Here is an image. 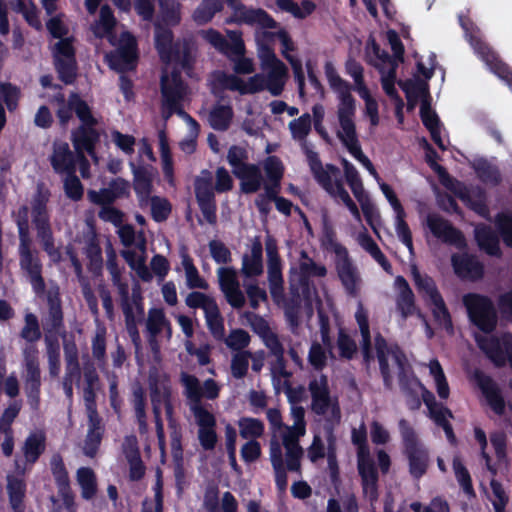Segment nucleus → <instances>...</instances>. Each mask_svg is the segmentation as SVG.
I'll return each instance as SVG.
<instances>
[{
	"instance_id": "f257e3e1",
	"label": "nucleus",
	"mask_w": 512,
	"mask_h": 512,
	"mask_svg": "<svg viewBox=\"0 0 512 512\" xmlns=\"http://www.w3.org/2000/svg\"><path fill=\"white\" fill-rule=\"evenodd\" d=\"M459 25L475 54L486 64L489 70L503 80L512 90V69L479 35L473 21L465 15L458 16Z\"/></svg>"
},
{
	"instance_id": "f03ea898",
	"label": "nucleus",
	"mask_w": 512,
	"mask_h": 512,
	"mask_svg": "<svg viewBox=\"0 0 512 512\" xmlns=\"http://www.w3.org/2000/svg\"><path fill=\"white\" fill-rule=\"evenodd\" d=\"M398 428L402 438L403 454L408 460L409 473L413 479L419 480L428 470L429 451L408 420L400 419Z\"/></svg>"
},
{
	"instance_id": "7ed1b4c3",
	"label": "nucleus",
	"mask_w": 512,
	"mask_h": 512,
	"mask_svg": "<svg viewBox=\"0 0 512 512\" xmlns=\"http://www.w3.org/2000/svg\"><path fill=\"white\" fill-rule=\"evenodd\" d=\"M187 89L188 86L179 71L173 70L170 75L162 74L160 78V92L162 115L165 119L170 118L173 114L191 119V115L183 108Z\"/></svg>"
},
{
	"instance_id": "20e7f679",
	"label": "nucleus",
	"mask_w": 512,
	"mask_h": 512,
	"mask_svg": "<svg viewBox=\"0 0 512 512\" xmlns=\"http://www.w3.org/2000/svg\"><path fill=\"white\" fill-rule=\"evenodd\" d=\"M462 302L472 325L485 334H490L496 329L497 310L489 296L470 292L463 296Z\"/></svg>"
},
{
	"instance_id": "39448f33",
	"label": "nucleus",
	"mask_w": 512,
	"mask_h": 512,
	"mask_svg": "<svg viewBox=\"0 0 512 512\" xmlns=\"http://www.w3.org/2000/svg\"><path fill=\"white\" fill-rule=\"evenodd\" d=\"M77 118L81 124L71 132V141L75 152L83 159L84 153H87L93 160L97 161L96 146L101 137L99 130L96 128L98 120L93 116L91 110L84 107L77 110Z\"/></svg>"
},
{
	"instance_id": "423d86ee",
	"label": "nucleus",
	"mask_w": 512,
	"mask_h": 512,
	"mask_svg": "<svg viewBox=\"0 0 512 512\" xmlns=\"http://www.w3.org/2000/svg\"><path fill=\"white\" fill-rule=\"evenodd\" d=\"M308 391L311 396V410L318 416H324L330 411L326 419L332 424H338L341 420V409L338 398L331 395L329 380L326 374L312 378L308 383Z\"/></svg>"
},
{
	"instance_id": "0eeeda50",
	"label": "nucleus",
	"mask_w": 512,
	"mask_h": 512,
	"mask_svg": "<svg viewBox=\"0 0 512 512\" xmlns=\"http://www.w3.org/2000/svg\"><path fill=\"white\" fill-rule=\"evenodd\" d=\"M138 44L135 36L128 31L122 32L117 48L106 54L110 69L125 73L136 69L138 64Z\"/></svg>"
},
{
	"instance_id": "6e6552de",
	"label": "nucleus",
	"mask_w": 512,
	"mask_h": 512,
	"mask_svg": "<svg viewBox=\"0 0 512 512\" xmlns=\"http://www.w3.org/2000/svg\"><path fill=\"white\" fill-rule=\"evenodd\" d=\"M73 42V37L62 39L55 43L52 51L58 78L66 85L73 84L77 78L78 66Z\"/></svg>"
},
{
	"instance_id": "1a4fd4ad",
	"label": "nucleus",
	"mask_w": 512,
	"mask_h": 512,
	"mask_svg": "<svg viewBox=\"0 0 512 512\" xmlns=\"http://www.w3.org/2000/svg\"><path fill=\"white\" fill-rule=\"evenodd\" d=\"M23 356V383L24 392L27 397V403L33 411H37L41 402V369L39 362V353H34L31 349Z\"/></svg>"
},
{
	"instance_id": "9d476101",
	"label": "nucleus",
	"mask_w": 512,
	"mask_h": 512,
	"mask_svg": "<svg viewBox=\"0 0 512 512\" xmlns=\"http://www.w3.org/2000/svg\"><path fill=\"white\" fill-rule=\"evenodd\" d=\"M19 266L26 274L33 291L43 294L46 290V283L43 277V264L36 249L31 248V240L19 243Z\"/></svg>"
},
{
	"instance_id": "9b49d317",
	"label": "nucleus",
	"mask_w": 512,
	"mask_h": 512,
	"mask_svg": "<svg viewBox=\"0 0 512 512\" xmlns=\"http://www.w3.org/2000/svg\"><path fill=\"white\" fill-rule=\"evenodd\" d=\"M475 341L496 367H502L509 361L512 368V333H504L500 337L476 335Z\"/></svg>"
},
{
	"instance_id": "f8f14e48",
	"label": "nucleus",
	"mask_w": 512,
	"mask_h": 512,
	"mask_svg": "<svg viewBox=\"0 0 512 512\" xmlns=\"http://www.w3.org/2000/svg\"><path fill=\"white\" fill-rule=\"evenodd\" d=\"M194 192L199 209L207 223L214 225L217 222V205L213 191L212 173L204 169L201 175L194 180Z\"/></svg>"
},
{
	"instance_id": "ddd939ff",
	"label": "nucleus",
	"mask_w": 512,
	"mask_h": 512,
	"mask_svg": "<svg viewBox=\"0 0 512 512\" xmlns=\"http://www.w3.org/2000/svg\"><path fill=\"white\" fill-rule=\"evenodd\" d=\"M194 192L199 209L207 223L214 225L217 222V205L213 191L212 173L204 169L201 175L194 180Z\"/></svg>"
},
{
	"instance_id": "4468645a",
	"label": "nucleus",
	"mask_w": 512,
	"mask_h": 512,
	"mask_svg": "<svg viewBox=\"0 0 512 512\" xmlns=\"http://www.w3.org/2000/svg\"><path fill=\"white\" fill-rule=\"evenodd\" d=\"M226 2L234 12L233 21L236 23L257 24L264 29L278 27V22L262 8H248L239 0H226Z\"/></svg>"
},
{
	"instance_id": "2eb2a0df",
	"label": "nucleus",
	"mask_w": 512,
	"mask_h": 512,
	"mask_svg": "<svg viewBox=\"0 0 512 512\" xmlns=\"http://www.w3.org/2000/svg\"><path fill=\"white\" fill-rule=\"evenodd\" d=\"M335 251L338 255L341 252L344 254L343 257L338 258L335 263L339 280L341 281L346 294L355 298L360 292L361 277L359 272L349 258L346 248L339 246Z\"/></svg>"
},
{
	"instance_id": "dca6fc26",
	"label": "nucleus",
	"mask_w": 512,
	"mask_h": 512,
	"mask_svg": "<svg viewBox=\"0 0 512 512\" xmlns=\"http://www.w3.org/2000/svg\"><path fill=\"white\" fill-rule=\"evenodd\" d=\"M426 226L434 237L448 245L457 247L465 244L463 233L453 224L437 213H429L426 216Z\"/></svg>"
},
{
	"instance_id": "f3484780",
	"label": "nucleus",
	"mask_w": 512,
	"mask_h": 512,
	"mask_svg": "<svg viewBox=\"0 0 512 512\" xmlns=\"http://www.w3.org/2000/svg\"><path fill=\"white\" fill-rule=\"evenodd\" d=\"M47 314L42 319V326L44 336L48 335L49 338H58V336H66L64 313L62 309V301L59 293H49L47 296Z\"/></svg>"
},
{
	"instance_id": "a211bd4d",
	"label": "nucleus",
	"mask_w": 512,
	"mask_h": 512,
	"mask_svg": "<svg viewBox=\"0 0 512 512\" xmlns=\"http://www.w3.org/2000/svg\"><path fill=\"white\" fill-rule=\"evenodd\" d=\"M474 380L480 389L491 410L498 416H503L506 411V402L501 389L494 379L481 370L474 372Z\"/></svg>"
},
{
	"instance_id": "6ab92c4d",
	"label": "nucleus",
	"mask_w": 512,
	"mask_h": 512,
	"mask_svg": "<svg viewBox=\"0 0 512 512\" xmlns=\"http://www.w3.org/2000/svg\"><path fill=\"white\" fill-rule=\"evenodd\" d=\"M78 154L73 152L64 141H54L49 162L53 171L58 175L77 172Z\"/></svg>"
},
{
	"instance_id": "aec40b11",
	"label": "nucleus",
	"mask_w": 512,
	"mask_h": 512,
	"mask_svg": "<svg viewBox=\"0 0 512 512\" xmlns=\"http://www.w3.org/2000/svg\"><path fill=\"white\" fill-rule=\"evenodd\" d=\"M303 152L306 155L308 165L315 180L326 192H331L335 181L332 180L330 173H339V169L333 164H327L326 168H324L319 154L310 149L306 144L303 145Z\"/></svg>"
},
{
	"instance_id": "412c9836",
	"label": "nucleus",
	"mask_w": 512,
	"mask_h": 512,
	"mask_svg": "<svg viewBox=\"0 0 512 512\" xmlns=\"http://www.w3.org/2000/svg\"><path fill=\"white\" fill-rule=\"evenodd\" d=\"M351 88L339 92V106L337 111L339 125L344 136H353L356 132L354 116L356 111L355 99L350 93Z\"/></svg>"
},
{
	"instance_id": "4be33fe9",
	"label": "nucleus",
	"mask_w": 512,
	"mask_h": 512,
	"mask_svg": "<svg viewBox=\"0 0 512 512\" xmlns=\"http://www.w3.org/2000/svg\"><path fill=\"white\" fill-rule=\"evenodd\" d=\"M451 264L455 274L461 279L476 281L484 276V266L471 254H453Z\"/></svg>"
},
{
	"instance_id": "5701e85b",
	"label": "nucleus",
	"mask_w": 512,
	"mask_h": 512,
	"mask_svg": "<svg viewBox=\"0 0 512 512\" xmlns=\"http://www.w3.org/2000/svg\"><path fill=\"white\" fill-rule=\"evenodd\" d=\"M50 192L42 186H38L31 200L32 222L36 232L51 228L50 217L47 210Z\"/></svg>"
},
{
	"instance_id": "b1692460",
	"label": "nucleus",
	"mask_w": 512,
	"mask_h": 512,
	"mask_svg": "<svg viewBox=\"0 0 512 512\" xmlns=\"http://www.w3.org/2000/svg\"><path fill=\"white\" fill-rule=\"evenodd\" d=\"M233 174L240 180V190L244 194L256 193L263 185V175L257 164L242 165V168L237 169Z\"/></svg>"
},
{
	"instance_id": "393cba45",
	"label": "nucleus",
	"mask_w": 512,
	"mask_h": 512,
	"mask_svg": "<svg viewBox=\"0 0 512 512\" xmlns=\"http://www.w3.org/2000/svg\"><path fill=\"white\" fill-rule=\"evenodd\" d=\"M203 506L206 512H238V502L229 491H226L222 496L220 511L219 490L217 487L207 488L204 494Z\"/></svg>"
},
{
	"instance_id": "a878e982",
	"label": "nucleus",
	"mask_w": 512,
	"mask_h": 512,
	"mask_svg": "<svg viewBox=\"0 0 512 512\" xmlns=\"http://www.w3.org/2000/svg\"><path fill=\"white\" fill-rule=\"evenodd\" d=\"M20 337L26 343L22 348V353H27L30 349L34 353H39L37 342L42 338V331L38 317L32 313L27 312L24 315V325L20 331Z\"/></svg>"
},
{
	"instance_id": "bb28decb",
	"label": "nucleus",
	"mask_w": 512,
	"mask_h": 512,
	"mask_svg": "<svg viewBox=\"0 0 512 512\" xmlns=\"http://www.w3.org/2000/svg\"><path fill=\"white\" fill-rule=\"evenodd\" d=\"M88 431L85 438L84 453L88 457H94L100 447L105 428L102 418L98 414H88Z\"/></svg>"
},
{
	"instance_id": "cd10ccee",
	"label": "nucleus",
	"mask_w": 512,
	"mask_h": 512,
	"mask_svg": "<svg viewBox=\"0 0 512 512\" xmlns=\"http://www.w3.org/2000/svg\"><path fill=\"white\" fill-rule=\"evenodd\" d=\"M204 39L225 57L230 52L233 54H239L243 47V39L240 35L235 34L231 37V41H229L215 29L207 30L204 33Z\"/></svg>"
},
{
	"instance_id": "c85d7f7f",
	"label": "nucleus",
	"mask_w": 512,
	"mask_h": 512,
	"mask_svg": "<svg viewBox=\"0 0 512 512\" xmlns=\"http://www.w3.org/2000/svg\"><path fill=\"white\" fill-rule=\"evenodd\" d=\"M133 173V189L140 201H147L153 190V174L146 166L130 163Z\"/></svg>"
},
{
	"instance_id": "c756f323",
	"label": "nucleus",
	"mask_w": 512,
	"mask_h": 512,
	"mask_svg": "<svg viewBox=\"0 0 512 512\" xmlns=\"http://www.w3.org/2000/svg\"><path fill=\"white\" fill-rule=\"evenodd\" d=\"M242 274L245 277H257L263 273V245L256 237L251 244V254L242 257Z\"/></svg>"
},
{
	"instance_id": "7c9ffc66",
	"label": "nucleus",
	"mask_w": 512,
	"mask_h": 512,
	"mask_svg": "<svg viewBox=\"0 0 512 512\" xmlns=\"http://www.w3.org/2000/svg\"><path fill=\"white\" fill-rule=\"evenodd\" d=\"M174 34L169 27L160 24L155 25V48L163 62H171L173 50L178 47L177 41L174 42Z\"/></svg>"
},
{
	"instance_id": "2f4dec72",
	"label": "nucleus",
	"mask_w": 512,
	"mask_h": 512,
	"mask_svg": "<svg viewBox=\"0 0 512 512\" xmlns=\"http://www.w3.org/2000/svg\"><path fill=\"white\" fill-rule=\"evenodd\" d=\"M475 240L479 248L490 256L499 257L502 252L500 249L499 237L497 233L488 225H480L475 228Z\"/></svg>"
},
{
	"instance_id": "473e14b6",
	"label": "nucleus",
	"mask_w": 512,
	"mask_h": 512,
	"mask_svg": "<svg viewBox=\"0 0 512 512\" xmlns=\"http://www.w3.org/2000/svg\"><path fill=\"white\" fill-rule=\"evenodd\" d=\"M46 449V435L43 431L31 432L24 441L22 452L28 464H35Z\"/></svg>"
},
{
	"instance_id": "72a5a7b5",
	"label": "nucleus",
	"mask_w": 512,
	"mask_h": 512,
	"mask_svg": "<svg viewBox=\"0 0 512 512\" xmlns=\"http://www.w3.org/2000/svg\"><path fill=\"white\" fill-rule=\"evenodd\" d=\"M459 197L477 215L486 220L490 219L487 193L483 188L476 187L471 192L461 193Z\"/></svg>"
},
{
	"instance_id": "f704fd0d",
	"label": "nucleus",
	"mask_w": 512,
	"mask_h": 512,
	"mask_svg": "<svg viewBox=\"0 0 512 512\" xmlns=\"http://www.w3.org/2000/svg\"><path fill=\"white\" fill-rule=\"evenodd\" d=\"M338 138L345 145L349 153L359 161L368 172L377 180H380L379 174L370 159L363 153L358 141L357 133L353 136H344L340 131L337 133Z\"/></svg>"
},
{
	"instance_id": "c9c22d12",
	"label": "nucleus",
	"mask_w": 512,
	"mask_h": 512,
	"mask_svg": "<svg viewBox=\"0 0 512 512\" xmlns=\"http://www.w3.org/2000/svg\"><path fill=\"white\" fill-rule=\"evenodd\" d=\"M7 493L13 512H24V498L26 495V483L22 478L7 476Z\"/></svg>"
},
{
	"instance_id": "e433bc0d",
	"label": "nucleus",
	"mask_w": 512,
	"mask_h": 512,
	"mask_svg": "<svg viewBox=\"0 0 512 512\" xmlns=\"http://www.w3.org/2000/svg\"><path fill=\"white\" fill-rule=\"evenodd\" d=\"M283 446L286 449L285 468L291 472H298L301 468V458L303 456V449L298 438L292 434H285L283 436Z\"/></svg>"
},
{
	"instance_id": "4c0bfd02",
	"label": "nucleus",
	"mask_w": 512,
	"mask_h": 512,
	"mask_svg": "<svg viewBox=\"0 0 512 512\" xmlns=\"http://www.w3.org/2000/svg\"><path fill=\"white\" fill-rule=\"evenodd\" d=\"M326 274L327 269L324 265L316 263L306 251H301L299 263V282L301 285L308 284L311 277H325Z\"/></svg>"
},
{
	"instance_id": "58836bf2",
	"label": "nucleus",
	"mask_w": 512,
	"mask_h": 512,
	"mask_svg": "<svg viewBox=\"0 0 512 512\" xmlns=\"http://www.w3.org/2000/svg\"><path fill=\"white\" fill-rule=\"evenodd\" d=\"M120 289H121V293L123 295L122 311H123L124 318H125L126 330H127L129 337L131 338L133 344L136 347H139V345L141 343V338H140V333H139V330L137 327V322H136V318L134 315L133 307L128 299L127 286L122 285Z\"/></svg>"
},
{
	"instance_id": "ea45409f",
	"label": "nucleus",
	"mask_w": 512,
	"mask_h": 512,
	"mask_svg": "<svg viewBox=\"0 0 512 512\" xmlns=\"http://www.w3.org/2000/svg\"><path fill=\"white\" fill-rule=\"evenodd\" d=\"M411 274L419 293L427 296L431 303L442 297L432 277L428 275H421L420 271L415 265L411 267Z\"/></svg>"
},
{
	"instance_id": "a19ab883",
	"label": "nucleus",
	"mask_w": 512,
	"mask_h": 512,
	"mask_svg": "<svg viewBox=\"0 0 512 512\" xmlns=\"http://www.w3.org/2000/svg\"><path fill=\"white\" fill-rule=\"evenodd\" d=\"M81 107L91 110L87 102L83 100L78 93L72 92L69 95L67 104L60 106L56 111L60 126L65 128L72 118V113L75 112L77 115V110Z\"/></svg>"
},
{
	"instance_id": "79ce46f5",
	"label": "nucleus",
	"mask_w": 512,
	"mask_h": 512,
	"mask_svg": "<svg viewBox=\"0 0 512 512\" xmlns=\"http://www.w3.org/2000/svg\"><path fill=\"white\" fill-rule=\"evenodd\" d=\"M234 116L231 105H215L209 113V124L216 131H226Z\"/></svg>"
},
{
	"instance_id": "37998d69",
	"label": "nucleus",
	"mask_w": 512,
	"mask_h": 512,
	"mask_svg": "<svg viewBox=\"0 0 512 512\" xmlns=\"http://www.w3.org/2000/svg\"><path fill=\"white\" fill-rule=\"evenodd\" d=\"M276 5L281 11L290 13L297 19L307 18L316 9L315 3L311 0H303L301 5L293 0H276Z\"/></svg>"
},
{
	"instance_id": "c03bdc74",
	"label": "nucleus",
	"mask_w": 512,
	"mask_h": 512,
	"mask_svg": "<svg viewBox=\"0 0 512 512\" xmlns=\"http://www.w3.org/2000/svg\"><path fill=\"white\" fill-rule=\"evenodd\" d=\"M473 169L479 180L485 184L497 186L502 181V176L498 167L492 165L486 159L477 160L473 164Z\"/></svg>"
},
{
	"instance_id": "a18cd8bd",
	"label": "nucleus",
	"mask_w": 512,
	"mask_h": 512,
	"mask_svg": "<svg viewBox=\"0 0 512 512\" xmlns=\"http://www.w3.org/2000/svg\"><path fill=\"white\" fill-rule=\"evenodd\" d=\"M77 482L81 488V497L91 500L97 493V479L95 472L89 467H81L77 470Z\"/></svg>"
},
{
	"instance_id": "49530a36",
	"label": "nucleus",
	"mask_w": 512,
	"mask_h": 512,
	"mask_svg": "<svg viewBox=\"0 0 512 512\" xmlns=\"http://www.w3.org/2000/svg\"><path fill=\"white\" fill-rule=\"evenodd\" d=\"M146 328L151 338H156L164 328L171 333V324L166 318L163 309L151 308L148 312Z\"/></svg>"
},
{
	"instance_id": "de8ad7c7",
	"label": "nucleus",
	"mask_w": 512,
	"mask_h": 512,
	"mask_svg": "<svg viewBox=\"0 0 512 512\" xmlns=\"http://www.w3.org/2000/svg\"><path fill=\"white\" fill-rule=\"evenodd\" d=\"M287 73V66L269 70L267 75H264L265 90H268L273 96L281 95L284 90Z\"/></svg>"
},
{
	"instance_id": "09e8293b",
	"label": "nucleus",
	"mask_w": 512,
	"mask_h": 512,
	"mask_svg": "<svg viewBox=\"0 0 512 512\" xmlns=\"http://www.w3.org/2000/svg\"><path fill=\"white\" fill-rule=\"evenodd\" d=\"M423 148L425 150V162L430 169L437 174L441 183L447 185V182L451 180V177L447 169L437 162L440 158L439 154L425 138H423Z\"/></svg>"
},
{
	"instance_id": "8fccbe9b",
	"label": "nucleus",
	"mask_w": 512,
	"mask_h": 512,
	"mask_svg": "<svg viewBox=\"0 0 512 512\" xmlns=\"http://www.w3.org/2000/svg\"><path fill=\"white\" fill-rule=\"evenodd\" d=\"M223 0H202L193 13L194 20L199 24L210 22L216 13L222 11Z\"/></svg>"
},
{
	"instance_id": "3c124183",
	"label": "nucleus",
	"mask_w": 512,
	"mask_h": 512,
	"mask_svg": "<svg viewBox=\"0 0 512 512\" xmlns=\"http://www.w3.org/2000/svg\"><path fill=\"white\" fill-rule=\"evenodd\" d=\"M44 342L46 346L49 374L51 377H57L61 369L59 340L58 338H49L48 335H45Z\"/></svg>"
},
{
	"instance_id": "603ef678",
	"label": "nucleus",
	"mask_w": 512,
	"mask_h": 512,
	"mask_svg": "<svg viewBox=\"0 0 512 512\" xmlns=\"http://www.w3.org/2000/svg\"><path fill=\"white\" fill-rule=\"evenodd\" d=\"M160 18L166 26H177L181 22V4L177 0H160Z\"/></svg>"
},
{
	"instance_id": "864d4df0",
	"label": "nucleus",
	"mask_w": 512,
	"mask_h": 512,
	"mask_svg": "<svg viewBox=\"0 0 512 512\" xmlns=\"http://www.w3.org/2000/svg\"><path fill=\"white\" fill-rule=\"evenodd\" d=\"M399 87L404 91L408 100V108L412 109L414 102L419 95H428V85L421 80L413 81L411 79L399 80Z\"/></svg>"
},
{
	"instance_id": "5fc2aeb1",
	"label": "nucleus",
	"mask_w": 512,
	"mask_h": 512,
	"mask_svg": "<svg viewBox=\"0 0 512 512\" xmlns=\"http://www.w3.org/2000/svg\"><path fill=\"white\" fill-rule=\"evenodd\" d=\"M50 469L57 489L70 486V478L60 453H54L50 459Z\"/></svg>"
},
{
	"instance_id": "6e6d98bb",
	"label": "nucleus",
	"mask_w": 512,
	"mask_h": 512,
	"mask_svg": "<svg viewBox=\"0 0 512 512\" xmlns=\"http://www.w3.org/2000/svg\"><path fill=\"white\" fill-rule=\"evenodd\" d=\"M178 47L173 50L171 55V62L180 64L184 70H190L194 65V57L192 55L191 43L184 39L183 41H177Z\"/></svg>"
},
{
	"instance_id": "4d7b16f0",
	"label": "nucleus",
	"mask_w": 512,
	"mask_h": 512,
	"mask_svg": "<svg viewBox=\"0 0 512 512\" xmlns=\"http://www.w3.org/2000/svg\"><path fill=\"white\" fill-rule=\"evenodd\" d=\"M325 473L327 474L330 484L336 493H339L342 486V480L340 477V468L338 465L336 450L331 444L328 446L327 468L325 469Z\"/></svg>"
},
{
	"instance_id": "13d9d810",
	"label": "nucleus",
	"mask_w": 512,
	"mask_h": 512,
	"mask_svg": "<svg viewBox=\"0 0 512 512\" xmlns=\"http://www.w3.org/2000/svg\"><path fill=\"white\" fill-rule=\"evenodd\" d=\"M311 116L309 113L302 114L299 118L293 119L289 123V129L293 139L303 141V144H307L306 138L311 132Z\"/></svg>"
},
{
	"instance_id": "bf43d9fd",
	"label": "nucleus",
	"mask_w": 512,
	"mask_h": 512,
	"mask_svg": "<svg viewBox=\"0 0 512 512\" xmlns=\"http://www.w3.org/2000/svg\"><path fill=\"white\" fill-rule=\"evenodd\" d=\"M453 470L456 477V480L460 487L462 488L463 492L468 497H475V490L473 488L472 479L470 476V473L468 469L465 467V465L459 460L458 458H455L453 460Z\"/></svg>"
},
{
	"instance_id": "052dcab7",
	"label": "nucleus",
	"mask_w": 512,
	"mask_h": 512,
	"mask_svg": "<svg viewBox=\"0 0 512 512\" xmlns=\"http://www.w3.org/2000/svg\"><path fill=\"white\" fill-rule=\"evenodd\" d=\"M206 323L212 336L222 340L225 335L224 319L220 313L218 304L205 314Z\"/></svg>"
},
{
	"instance_id": "680f3d73",
	"label": "nucleus",
	"mask_w": 512,
	"mask_h": 512,
	"mask_svg": "<svg viewBox=\"0 0 512 512\" xmlns=\"http://www.w3.org/2000/svg\"><path fill=\"white\" fill-rule=\"evenodd\" d=\"M37 238L52 262L59 263L62 261V253L59 248L55 247L52 228L37 232Z\"/></svg>"
},
{
	"instance_id": "e2e57ef3",
	"label": "nucleus",
	"mask_w": 512,
	"mask_h": 512,
	"mask_svg": "<svg viewBox=\"0 0 512 512\" xmlns=\"http://www.w3.org/2000/svg\"><path fill=\"white\" fill-rule=\"evenodd\" d=\"M149 199L152 219L157 223L166 221L172 211V205L169 200L159 196H150Z\"/></svg>"
},
{
	"instance_id": "0e129e2a",
	"label": "nucleus",
	"mask_w": 512,
	"mask_h": 512,
	"mask_svg": "<svg viewBox=\"0 0 512 512\" xmlns=\"http://www.w3.org/2000/svg\"><path fill=\"white\" fill-rule=\"evenodd\" d=\"M240 436L244 439L253 438L254 440L264 433V424L261 420L250 417H243L238 421Z\"/></svg>"
},
{
	"instance_id": "69168bd1",
	"label": "nucleus",
	"mask_w": 512,
	"mask_h": 512,
	"mask_svg": "<svg viewBox=\"0 0 512 512\" xmlns=\"http://www.w3.org/2000/svg\"><path fill=\"white\" fill-rule=\"evenodd\" d=\"M185 304L191 309L200 308L204 311V314H206L207 311H210L217 305V302L213 297L205 293L192 291L187 295Z\"/></svg>"
},
{
	"instance_id": "338daca9",
	"label": "nucleus",
	"mask_w": 512,
	"mask_h": 512,
	"mask_svg": "<svg viewBox=\"0 0 512 512\" xmlns=\"http://www.w3.org/2000/svg\"><path fill=\"white\" fill-rule=\"evenodd\" d=\"M181 380L185 387V394L189 399L190 404H197L202 402V387L198 378L194 375L183 373Z\"/></svg>"
},
{
	"instance_id": "774afa93",
	"label": "nucleus",
	"mask_w": 512,
	"mask_h": 512,
	"mask_svg": "<svg viewBox=\"0 0 512 512\" xmlns=\"http://www.w3.org/2000/svg\"><path fill=\"white\" fill-rule=\"evenodd\" d=\"M495 226L505 245L512 247V213L499 212L495 217Z\"/></svg>"
}]
</instances>
